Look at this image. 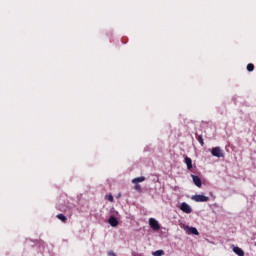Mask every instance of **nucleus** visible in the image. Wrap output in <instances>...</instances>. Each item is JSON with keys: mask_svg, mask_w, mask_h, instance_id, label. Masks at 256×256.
<instances>
[{"mask_svg": "<svg viewBox=\"0 0 256 256\" xmlns=\"http://www.w3.org/2000/svg\"><path fill=\"white\" fill-rule=\"evenodd\" d=\"M56 209H58V211H62V212L65 213V212H67V211L73 209V207H71V206H65V205L59 203V204L56 205Z\"/></svg>", "mask_w": 256, "mask_h": 256, "instance_id": "6", "label": "nucleus"}, {"mask_svg": "<svg viewBox=\"0 0 256 256\" xmlns=\"http://www.w3.org/2000/svg\"><path fill=\"white\" fill-rule=\"evenodd\" d=\"M180 209L183 211V213H187V214L193 213V209L189 204H187V202H182L180 204Z\"/></svg>", "mask_w": 256, "mask_h": 256, "instance_id": "4", "label": "nucleus"}, {"mask_svg": "<svg viewBox=\"0 0 256 256\" xmlns=\"http://www.w3.org/2000/svg\"><path fill=\"white\" fill-rule=\"evenodd\" d=\"M233 252L238 256H245V252L238 246H233Z\"/></svg>", "mask_w": 256, "mask_h": 256, "instance_id": "8", "label": "nucleus"}, {"mask_svg": "<svg viewBox=\"0 0 256 256\" xmlns=\"http://www.w3.org/2000/svg\"><path fill=\"white\" fill-rule=\"evenodd\" d=\"M108 201H110L111 203H113V196H112V195H109V196H108Z\"/></svg>", "mask_w": 256, "mask_h": 256, "instance_id": "18", "label": "nucleus"}, {"mask_svg": "<svg viewBox=\"0 0 256 256\" xmlns=\"http://www.w3.org/2000/svg\"><path fill=\"white\" fill-rule=\"evenodd\" d=\"M57 219H59L60 221H62V223H67V217H65V215L63 214H58Z\"/></svg>", "mask_w": 256, "mask_h": 256, "instance_id": "12", "label": "nucleus"}, {"mask_svg": "<svg viewBox=\"0 0 256 256\" xmlns=\"http://www.w3.org/2000/svg\"><path fill=\"white\" fill-rule=\"evenodd\" d=\"M149 225L151 229H153L154 231H159V229H161V225L159 224V221H157L155 218L149 219Z\"/></svg>", "mask_w": 256, "mask_h": 256, "instance_id": "3", "label": "nucleus"}, {"mask_svg": "<svg viewBox=\"0 0 256 256\" xmlns=\"http://www.w3.org/2000/svg\"><path fill=\"white\" fill-rule=\"evenodd\" d=\"M254 69H255V65L251 63L247 65V71L251 72V71H254Z\"/></svg>", "mask_w": 256, "mask_h": 256, "instance_id": "15", "label": "nucleus"}, {"mask_svg": "<svg viewBox=\"0 0 256 256\" xmlns=\"http://www.w3.org/2000/svg\"><path fill=\"white\" fill-rule=\"evenodd\" d=\"M108 255H109V256H117V254H115V252H113V251H109V252H108Z\"/></svg>", "mask_w": 256, "mask_h": 256, "instance_id": "17", "label": "nucleus"}, {"mask_svg": "<svg viewBox=\"0 0 256 256\" xmlns=\"http://www.w3.org/2000/svg\"><path fill=\"white\" fill-rule=\"evenodd\" d=\"M108 223L109 225H111V227H117V225H119V220H117L115 216H110V218L108 219Z\"/></svg>", "mask_w": 256, "mask_h": 256, "instance_id": "7", "label": "nucleus"}, {"mask_svg": "<svg viewBox=\"0 0 256 256\" xmlns=\"http://www.w3.org/2000/svg\"><path fill=\"white\" fill-rule=\"evenodd\" d=\"M135 190L141 192V185L136 184L135 185Z\"/></svg>", "mask_w": 256, "mask_h": 256, "instance_id": "16", "label": "nucleus"}, {"mask_svg": "<svg viewBox=\"0 0 256 256\" xmlns=\"http://www.w3.org/2000/svg\"><path fill=\"white\" fill-rule=\"evenodd\" d=\"M143 181H145V176H141V177L134 178V179L132 180V183H134V184L143 183Z\"/></svg>", "mask_w": 256, "mask_h": 256, "instance_id": "11", "label": "nucleus"}, {"mask_svg": "<svg viewBox=\"0 0 256 256\" xmlns=\"http://www.w3.org/2000/svg\"><path fill=\"white\" fill-rule=\"evenodd\" d=\"M191 177L193 179L194 185H196V187H201L202 185L201 178H199V176H196V175H192Z\"/></svg>", "mask_w": 256, "mask_h": 256, "instance_id": "10", "label": "nucleus"}, {"mask_svg": "<svg viewBox=\"0 0 256 256\" xmlns=\"http://www.w3.org/2000/svg\"><path fill=\"white\" fill-rule=\"evenodd\" d=\"M152 255H153V256H163V255H165V251H163V250H157V251H155V252H152Z\"/></svg>", "mask_w": 256, "mask_h": 256, "instance_id": "14", "label": "nucleus"}, {"mask_svg": "<svg viewBox=\"0 0 256 256\" xmlns=\"http://www.w3.org/2000/svg\"><path fill=\"white\" fill-rule=\"evenodd\" d=\"M196 139L202 147L205 145V142L203 141V136L196 134Z\"/></svg>", "mask_w": 256, "mask_h": 256, "instance_id": "13", "label": "nucleus"}, {"mask_svg": "<svg viewBox=\"0 0 256 256\" xmlns=\"http://www.w3.org/2000/svg\"><path fill=\"white\" fill-rule=\"evenodd\" d=\"M211 155L213 157H218V159H220V157H225V153H223V150L221 149V147L212 148Z\"/></svg>", "mask_w": 256, "mask_h": 256, "instance_id": "2", "label": "nucleus"}, {"mask_svg": "<svg viewBox=\"0 0 256 256\" xmlns=\"http://www.w3.org/2000/svg\"><path fill=\"white\" fill-rule=\"evenodd\" d=\"M184 229L188 235H199V231L195 227L185 226Z\"/></svg>", "mask_w": 256, "mask_h": 256, "instance_id": "5", "label": "nucleus"}, {"mask_svg": "<svg viewBox=\"0 0 256 256\" xmlns=\"http://www.w3.org/2000/svg\"><path fill=\"white\" fill-rule=\"evenodd\" d=\"M184 162L186 163V165H187V169L189 170V171H191V169H193V160H191V158H189V157H185V159H184Z\"/></svg>", "mask_w": 256, "mask_h": 256, "instance_id": "9", "label": "nucleus"}, {"mask_svg": "<svg viewBox=\"0 0 256 256\" xmlns=\"http://www.w3.org/2000/svg\"><path fill=\"white\" fill-rule=\"evenodd\" d=\"M192 201H195L196 203H207L209 201V197L203 195V194H198V195H193L191 197Z\"/></svg>", "mask_w": 256, "mask_h": 256, "instance_id": "1", "label": "nucleus"}, {"mask_svg": "<svg viewBox=\"0 0 256 256\" xmlns=\"http://www.w3.org/2000/svg\"><path fill=\"white\" fill-rule=\"evenodd\" d=\"M210 196H212V197H213V192H210Z\"/></svg>", "mask_w": 256, "mask_h": 256, "instance_id": "19", "label": "nucleus"}]
</instances>
